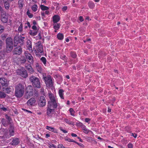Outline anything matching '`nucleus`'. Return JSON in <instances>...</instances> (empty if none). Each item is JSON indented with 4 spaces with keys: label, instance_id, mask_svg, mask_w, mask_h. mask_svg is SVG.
<instances>
[{
    "label": "nucleus",
    "instance_id": "7ed1b4c3",
    "mask_svg": "<svg viewBox=\"0 0 148 148\" xmlns=\"http://www.w3.org/2000/svg\"><path fill=\"white\" fill-rule=\"evenodd\" d=\"M6 50L8 53L10 52L13 47V40L11 38H8L6 39Z\"/></svg>",
    "mask_w": 148,
    "mask_h": 148
},
{
    "label": "nucleus",
    "instance_id": "4be33fe9",
    "mask_svg": "<svg viewBox=\"0 0 148 148\" xmlns=\"http://www.w3.org/2000/svg\"><path fill=\"white\" fill-rule=\"evenodd\" d=\"M18 60V62H16L18 64L20 63H24L26 61V59L23 57H22L21 58H19L17 59Z\"/></svg>",
    "mask_w": 148,
    "mask_h": 148
},
{
    "label": "nucleus",
    "instance_id": "393cba45",
    "mask_svg": "<svg viewBox=\"0 0 148 148\" xmlns=\"http://www.w3.org/2000/svg\"><path fill=\"white\" fill-rule=\"evenodd\" d=\"M26 68L30 72L32 73L34 72V70L30 65L29 64L26 66Z\"/></svg>",
    "mask_w": 148,
    "mask_h": 148
},
{
    "label": "nucleus",
    "instance_id": "6ab92c4d",
    "mask_svg": "<svg viewBox=\"0 0 148 148\" xmlns=\"http://www.w3.org/2000/svg\"><path fill=\"white\" fill-rule=\"evenodd\" d=\"M6 56V55L4 51H1L0 52V60L4 59Z\"/></svg>",
    "mask_w": 148,
    "mask_h": 148
},
{
    "label": "nucleus",
    "instance_id": "72a5a7b5",
    "mask_svg": "<svg viewBox=\"0 0 148 148\" xmlns=\"http://www.w3.org/2000/svg\"><path fill=\"white\" fill-rule=\"evenodd\" d=\"M36 69L37 71L40 73H42V69L41 67L38 66V64L36 65Z\"/></svg>",
    "mask_w": 148,
    "mask_h": 148
},
{
    "label": "nucleus",
    "instance_id": "052dcab7",
    "mask_svg": "<svg viewBox=\"0 0 148 148\" xmlns=\"http://www.w3.org/2000/svg\"><path fill=\"white\" fill-rule=\"evenodd\" d=\"M23 110L24 111H25V112H27L28 113H32V112H31V111H30L29 110H26V109H23Z\"/></svg>",
    "mask_w": 148,
    "mask_h": 148
},
{
    "label": "nucleus",
    "instance_id": "4468645a",
    "mask_svg": "<svg viewBox=\"0 0 148 148\" xmlns=\"http://www.w3.org/2000/svg\"><path fill=\"white\" fill-rule=\"evenodd\" d=\"M36 100L35 98H32L30 99L27 102V105L29 106H32L35 105Z\"/></svg>",
    "mask_w": 148,
    "mask_h": 148
},
{
    "label": "nucleus",
    "instance_id": "338daca9",
    "mask_svg": "<svg viewBox=\"0 0 148 148\" xmlns=\"http://www.w3.org/2000/svg\"><path fill=\"white\" fill-rule=\"evenodd\" d=\"M46 10L45 12V14H49V11L47 10Z\"/></svg>",
    "mask_w": 148,
    "mask_h": 148
},
{
    "label": "nucleus",
    "instance_id": "4d7b16f0",
    "mask_svg": "<svg viewBox=\"0 0 148 148\" xmlns=\"http://www.w3.org/2000/svg\"><path fill=\"white\" fill-rule=\"evenodd\" d=\"M67 7L66 6L63 7L62 8V10L63 11H65L66 10H67Z\"/></svg>",
    "mask_w": 148,
    "mask_h": 148
},
{
    "label": "nucleus",
    "instance_id": "dca6fc26",
    "mask_svg": "<svg viewBox=\"0 0 148 148\" xmlns=\"http://www.w3.org/2000/svg\"><path fill=\"white\" fill-rule=\"evenodd\" d=\"M27 49L29 50L30 52H32V44L31 41L29 40H28L27 41Z\"/></svg>",
    "mask_w": 148,
    "mask_h": 148
},
{
    "label": "nucleus",
    "instance_id": "e2e57ef3",
    "mask_svg": "<svg viewBox=\"0 0 148 148\" xmlns=\"http://www.w3.org/2000/svg\"><path fill=\"white\" fill-rule=\"evenodd\" d=\"M71 135V136L73 137H76L77 136V135L76 134H74L73 133H72Z\"/></svg>",
    "mask_w": 148,
    "mask_h": 148
},
{
    "label": "nucleus",
    "instance_id": "a211bd4d",
    "mask_svg": "<svg viewBox=\"0 0 148 148\" xmlns=\"http://www.w3.org/2000/svg\"><path fill=\"white\" fill-rule=\"evenodd\" d=\"M19 142L18 139L17 138L13 139L11 142V144L13 145H17Z\"/></svg>",
    "mask_w": 148,
    "mask_h": 148
},
{
    "label": "nucleus",
    "instance_id": "6e6552de",
    "mask_svg": "<svg viewBox=\"0 0 148 148\" xmlns=\"http://www.w3.org/2000/svg\"><path fill=\"white\" fill-rule=\"evenodd\" d=\"M26 96L27 98L30 97L33 95V90L32 87L31 85L27 86L26 90Z\"/></svg>",
    "mask_w": 148,
    "mask_h": 148
},
{
    "label": "nucleus",
    "instance_id": "9d476101",
    "mask_svg": "<svg viewBox=\"0 0 148 148\" xmlns=\"http://www.w3.org/2000/svg\"><path fill=\"white\" fill-rule=\"evenodd\" d=\"M46 102L45 97L44 96H41L38 101V104L40 106L43 107L46 105Z\"/></svg>",
    "mask_w": 148,
    "mask_h": 148
},
{
    "label": "nucleus",
    "instance_id": "09e8293b",
    "mask_svg": "<svg viewBox=\"0 0 148 148\" xmlns=\"http://www.w3.org/2000/svg\"><path fill=\"white\" fill-rule=\"evenodd\" d=\"M10 135L11 136H13L14 135V131L13 130L10 131Z\"/></svg>",
    "mask_w": 148,
    "mask_h": 148
},
{
    "label": "nucleus",
    "instance_id": "8fccbe9b",
    "mask_svg": "<svg viewBox=\"0 0 148 148\" xmlns=\"http://www.w3.org/2000/svg\"><path fill=\"white\" fill-rule=\"evenodd\" d=\"M32 29L35 31H36L37 30V27L36 25H34L32 26Z\"/></svg>",
    "mask_w": 148,
    "mask_h": 148
},
{
    "label": "nucleus",
    "instance_id": "c9c22d12",
    "mask_svg": "<svg viewBox=\"0 0 148 148\" xmlns=\"http://www.w3.org/2000/svg\"><path fill=\"white\" fill-rule=\"evenodd\" d=\"M65 141H67L70 142H75V141H74L73 139H71L68 137L65 138Z\"/></svg>",
    "mask_w": 148,
    "mask_h": 148
},
{
    "label": "nucleus",
    "instance_id": "603ef678",
    "mask_svg": "<svg viewBox=\"0 0 148 148\" xmlns=\"http://www.w3.org/2000/svg\"><path fill=\"white\" fill-rule=\"evenodd\" d=\"M114 16V14H109L108 16V18L109 19H113L114 18V17H112V18H111V16Z\"/></svg>",
    "mask_w": 148,
    "mask_h": 148
},
{
    "label": "nucleus",
    "instance_id": "69168bd1",
    "mask_svg": "<svg viewBox=\"0 0 148 148\" xmlns=\"http://www.w3.org/2000/svg\"><path fill=\"white\" fill-rule=\"evenodd\" d=\"M47 2V1L46 0H42V3L46 4Z\"/></svg>",
    "mask_w": 148,
    "mask_h": 148
},
{
    "label": "nucleus",
    "instance_id": "864d4df0",
    "mask_svg": "<svg viewBox=\"0 0 148 148\" xmlns=\"http://www.w3.org/2000/svg\"><path fill=\"white\" fill-rule=\"evenodd\" d=\"M49 148H56L54 145L53 144L50 145L49 146Z\"/></svg>",
    "mask_w": 148,
    "mask_h": 148
},
{
    "label": "nucleus",
    "instance_id": "a878e982",
    "mask_svg": "<svg viewBox=\"0 0 148 148\" xmlns=\"http://www.w3.org/2000/svg\"><path fill=\"white\" fill-rule=\"evenodd\" d=\"M37 33V31L31 30L29 32V34L33 36L36 35Z\"/></svg>",
    "mask_w": 148,
    "mask_h": 148
},
{
    "label": "nucleus",
    "instance_id": "3c124183",
    "mask_svg": "<svg viewBox=\"0 0 148 148\" xmlns=\"http://www.w3.org/2000/svg\"><path fill=\"white\" fill-rule=\"evenodd\" d=\"M58 148H65L64 146L62 144L58 145Z\"/></svg>",
    "mask_w": 148,
    "mask_h": 148
},
{
    "label": "nucleus",
    "instance_id": "aec40b11",
    "mask_svg": "<svg viewBox=\"0 0 148 148\" xmlns=\"http://www.w3.org/2000/svg\"><path fill=\"white\" fill-rule=\"evenodd\" d=\"M64 90L62 89H61L59 90L58 91V94L59 95L62 99H63L64 98Z\"/></svg>",
    "mask_w": 148,
    "mask_h": 148
},
{
    "label": "nucleus",
    "instance_id": "13d9d810",
    "mask_svg": "<svg viewBox=\"0 0 148 148\" xmlns=\"http://www.w3.org/2000/svg\"><path fill=\"white\" fill-rule=\"evenodd\" d=\"M131 135L133 136L135 138H136L137 136V135L136 133H132L131 134Z\"/></svg>",
    "mask_w": 148,
    "mask_h": 148
},
{
    "label": "nucleus",
    "instance_id": "cd10ccee",
    "mask_svg": "<svg viewBox=\"0 0 148 148\" xmlns=\"http://www.w3.org/2000/svg\"><path fill=\"white\" fill-rule=\"evenodd\" d=\"M40 7L41 10H47L49 9V8L48 7L44 6L42 5H41Z\"/></svg>",
    "mask_w": 148,
    "mask_h": 148
},
{
    "label": "nucleus",
    "instance_id": "e433bc0d",
    "mask_svg": "<svg viewBox=\"0 0 148 148\" xmlns=\"http://www.w3.org/2000/svg\"><path fill=\"white\" fill-rule=\"evenodd\" d=\"M27 14L29 18H32L33 17V14L31 13L28 10L27 12Z\"/></svg>",
    "mask_w": 148,
    "mask_h": 148
},
{
    "label": "nucleus",
    "instance_id": "680f3d73",
    "mask_svg": "<svg viewBox=\"0 0 148 148\" xmlns=\"http://www.w3.org/2000/svg\"><path fill=\"white\" fill-rule=\"evenodd\" d=\"M32 23H33V24L34 25H36L37 24L35 20H34L33 21Z\"/></svg>",
    "mask_w": 148,
    "mask_h": 148
},
{
    "label": "nucleus",
    "instance_id": "ea45409f",
    "mask_svg": "<svg viewBox=\"0 0 148 148\" xmlns=\"http://www.w3.org/2000/svg\"><path fill=\"white\" fill-rule=\"evenodd\" d=\"M6 95L4 92L0 91V98H3L5 97Z\"/></svg>",
    "mask_w": 148,
    "mask_h": 148
},
{
    "label": "nucleus",
    "instance_id": "6e6d98bb",
    "mask_svg": "<svg viewBox=\"0 0 148 148\" xmlns=\"http://www.w3.org/2000/svg\"><path fill=\"white\" fill-rule=\"evenodd\" d=\"M79 19L81 22H82L84 21V19L82 16H80Z\"/></svg>",
    "mask_w": 148,
    "mask_h": 148
},
{
    "label": "nucleus",
    "instance_id": "4c0bfd02",
    "mask_svg": "<svg viewBox=\"0 0 148 148\" xmlns=\"http://www.w3.org/2000/svg\"><path fill=\"white\" fill-rule=\"evenodd\" d=\"M64 120L65 122L69 124H72V122L70 120L67 119H64Z\"/></svg>",
    "mask_w": 148,
    "mask_h": 148
},
{
    "label": "nucleus",
    "instance_id": "f257e3e1",
    "mask_svg": "<svg viewBox=\"0 0 148 148\" xmlns=\"http://www.w3.org/2000/svg\"><path fill=\"white\" fill-rule=\"evenodd\" d=\"M49 100L48 102L46 113L48 116H51L54 113L55 109L57 106V100L56 96L51 92L48 93Z\"/></svg>",
    "mask_w": 148,
    "mask_h": 148
},
{
    "label": "nucleus",
    "instance_id": "f704fd0d",
    "mask_svg": "<svg viewBox=\"0 0 148 148\" xmlns=\"http://www.w3.org/2000/svg\"><path fill=\"white\" fill-rule=\"evenodd\" d=\"M60 24L56 23L53 25L54 28L55 29L58 30L60 28Z\"/></svg>",
    "mask_w": 148,
    "mask_h": 148
},
{
    "label": "nucleus",
    "instance_id": "0e129e2a",
    "mask_svg": "<svg viewBox=\"0 0 148 148\" xmlns=\"http://www.w3.org/2000/svg\"><path fill=\"white\" fill-rule=\"evenodd\" d=\"M2 41L0 40V49H1L2 47Z\"/></svg>",
    "mask_w": 148,
    "mask_h": 148
},
{
    "label": "nucleus",
    "instance_id": "bb28decb",
    "mask_svg": "<svg viewBox=\"0 0 148 148\" xmlns=\"http://www.w3.org/2000/svg\"><path fill=\"white\" fill-rule=\"evenodd\" d=\"M4 3L5 8L7 10L9 9L10 7V5L8 1H4Z\"/></svg>",
    "mask_w": 148,
    "mask_h": 148
},
{
    "label": "nucleus",
    "instance_id": "c756f323",
    "mask_svg": "<svg viewBox=\"0 0 148 148\" xmlns=\"http://www.w3.org/2000/svg\"><path fill=\"white\" fill-rule=\"evenodd\" d=\"M18 4L19 7L20 8H22L23 6V0H19L18 1Z\"/></svg>",
    "mask_w": 148,
    "mask_h": 148
},
{
    "label": "nucleus",
    "instance_id": "58836bf2",
    "mask_svg": "<svg viewBox=\"0 0 148 148\" xmlns=\"http://www.w3.org/2000/svg\"><path fill=\"white\" fill-rule=\"evenodd\" d=\"M23 24L21 23L18 29V31L19 32H22L23 30Z\"/></svg>",
    "mask_w": 148,
    "mask_h": 148
},
{
    "label": "nucleus",
    "instance_id": "79ce46f5",
    "mask_svg": "<svg viewBox=\"0 0 148 148\" xmlns=\"http://www.w3.org/2000/svg\"><path fill=\"white\" fill-rule=\"evenodd\" d=\"M0 108L2 109L4 111H6L7 110V108H5L4 107L3 105L2 104L0 105Z\"/></svg>",
    "mask_w": 148,
    "mask_h": 148
},
{
    "label": "nucleus",
    "instance_id": "1a4fd4ad",
    "mask_svg": "<svg viewBox=\"0 0 148 148\" xmlns=\"http://www.w3.org/2000/svg\"><path fill=\"white\" fill-rule=\"evenodd\" d=\"M36 50H35L36 53V55H40L43 52L42 46L40 44H38L36 46Z\"/></svg>",
    "mask_w": 148,
    "mask_h": 148
},
{
    "label": "nucleus",
    "instance_id": "a18cd8bd",
    "mask_svg": "<svg viewBox=\"0 0 148 148\" xmlns=\"http://www.w3.org/2000/svg\"><path fill=\"white\" fill-rule=\"evenodd\" d=\"M42 75H43V79L44 80V81L45 80H46V79H47V77L46 76V74L43 73V74Z\"/></svg>",
    "mask_w": 148,
    "mask_h": 148
},
{
    "label": "nucleus",
    "instance_id": "2f4dec72",
    "mask_svg": "<svg viewBox=\"0 0 148 148\" xmlns=\"http://www.w3.org/2000/svg\"><path fill=\"white\" fill-rule=\"evenodd\" d=\"M88 5L91 8H93L95 6L94 3L92 1H90L88 3Z\"/></svg>",
    "mask_w": 148,
    "mask_h": 148
},
{
    "label": "nucleus",
    "instance_id": "bf43d9fd",
    "mask_svg": "<svg viewBox=\"0 0 148 148\" xmlns=\"http://www.w3.org/2000/svg\"><path fill=\"white\" fill-rule=\"evenodd\" d=\"M60 130L64 133H67V131L63 129H60Z\"/></svg>",
    "mask_w": 148,
    "mask_h": 148
},
{
    "label": "nucleus",
    "instance_id": "49530a36",
    "mask_svg": "<svg viewBox=\"0 0 148 148\" xmlns=\"http://www.w3.org/2000/svg\"><path fill=\"white\" fill-rule=\"evenodd\" d=\"M75 143H76L77 144H78L79 146H80L81 147H84V145L83 144L81 143H77L75 141Z\"/></svg>",
    "mask_w": 148,
    "mask_h": 148
},
{
    "label": "nucleus",
    "instance_id": "0eeeda50",
    "mask_svg": "<svg viewBox=\"0 0 148 148\" xmlns=\"http://www.w3.org/2000/svg\"><path fill=\"white\" fill-rule=\"evenodd\" d=\"M16 73L17 75L24 78H26L27 76V71L23 68L22 67H21L18 69L16 71Z\"/></svg>",
    "mask_w": 148,
    "mask_h": 148
},
{
    "label": "nucleus",
    "instance_id": "37998d69",
    "mask_svg": "<svg viewBox=\"0 0 148 148\" xmlns=\"http://www.w3.org/2000/svg\"><path fill=\"white\" fill-rule=\"evenodd\" d=\"M4 30V27L1 25H0V33H2Z\"/></svg>",
    "mask_w": 148,
    "mask_h": 148
},
{
    "label": "nucleus",
    "instance_id": "39448f33",
    "mask_svg": "<svg viewBox=\"0 0 148 148\" xmlns=\"http://www.w3.org/2000/svg\"><path fill=\"white\" fill-rule=\"evenodd\" d=\"M53 79L49 75H47V78L45 80V83L46 85L47 86L48 88H51V89H53L54 88L53 86Z\"/></svg>",
    "mask_w": 148,
    "mask_h": 148
},
{
    "label": "nucleus",
    "instance_id": "f3484780",
    "mask_svg": "<svg viewBox=\"0 0 148 148\" xmlns=\"http://www.w3.org/2000/svg\"><path fill=\"white\" fill-rule=\"evenodd\" d=\"M53 21L54 23H56L58 22L60 20V16L57 15H54L53 17Z\"/></svg>",
    "mask_w": 148,
    "mask_h": 148
},
{
    "label": "nucleus",
    "instance_id": "473e14b6",
    "mask_svg": "<svg viewBox=\"0 0 148 148\" xmlns=\"http://www.w3.org/2000/svg\"><path fill=\"white\" fill-rule=\"evenodd\" d=\"M69 111L71 115L73 116H75V112L74 110L72 108H70L69 109Z\"/></svg>",
    "mask_w": 148,
    "mask_h": 148
},
{
    "label": "nucleus",
    "instance_id": "7c9ffc66",
    "mask_svg": "<svg viewBox=\"0 0 148 148\" xmlns=\"http://www.w3.org/2000/svg\"><path fill=\"white\" fill-rule=\"evenodd\" d=\"M46 128L49 131L52 132H55V128L54 127H50L49 126H47L46 127Z\"/></svg>",
    "mask_w": 148,
    "mask_h": 148
},
{
    "label": "nucleus",
    "instance_id": "9b49d317",
    "mask_svg": "<svg viewBox=\"0 0 148 148\" xmlns=\"http://www.w3.org/2000/svg\"><path fill=\"white\" fill-rule=\"evenodd\" d=\"M25 55L26 59L28 60L30 64H32L33 63V57L31 54L27 51L25 52Z\"/></svg>",
    "mask_w": 148,
    "mask_h": 148
},
{
    "label": "nucleus",
    "instance_id": "a19ab883",
    "mask_svg": "<svg viewBox=\"0 0 148 148\" xmlns=\"http://www.w3.org/2000/svg\"><path fill=\"white\" fill-rule=\"evenodd\" d=\"M41 60L42 62L45 65L46 63V60L45 58L42 57L40 59Z\"/></svg>",
    "mask_w": 148,
    "mask_h": 148
},
{
    "label": "nucleus",
    "instance_id": "c03bdc74",
    "mask_svg": "<svg viewBox=\"0 0 148 148\" xmlns=\"http://www.w3.org/2000/svg\"><path fill=\"white\" fill-rule=\"evenodd\" d=\"M71 56L73 58H75L76 57V53L74 52H72L71 53Z\"/></svg>",
    "mask_w": 148,
    "mask_h": 148
},
{
    "label": "nucleus",
    "instance_id": "5701e85b",
    "mask_svg": "<svg viewBox=\"0 0 148 148\" xmlns=\"http://www.w3.org/2000/svg\"><path fill=\"white\" fill-rule=\"evenodd\" d=\"M38 7L36 4H34L31 6V9L33 12H36L38 9Z\"/></svg>",
    "mask_w": 148,
    "mask_h": 148
},
{
    "label": "nucleus",
    "instance_id": "423d86ee",
    "mask_svg": "<svg viewBox=\"0 0 148 148\" xmlns=\"http://www.w3.org/2000/svg\"><path fill=\"white\" fill-rule=\"evenodd\" d=\"M25 36H22L19 37L18 35L16 36L14 38V46H16L17 44H19L20 45H22L23 43L24 39L25 38Z\"/></svg>",
    "mask_w": 148,
    "mask_h": 148
},
{
    "label": "nucleus",
    "instance_id": "412c9836",
    "mask_svg": "<svg viewBox=\"0 0 148 148\" xmlns=\"http://www.w3.org/2000/svg\"><path fill=\"white\" fill-rule=\"evenodd\" d=\"M4 87L3 88V91L5 92L9 93L10 92L11 90V89L10 87Z\"/></svg>",
    "mask_w": 148,
    "mask_h": 148
},
{
    "label": "nucleus",
    "instance_id": "f03ea898",
    "mask_svg": "<svg viewBox=\"0 0 148 148\" xmlns=\"http://www.w3.org/2000/svg\"><path fill=\"white\" fill-rule=\"evenodd\" d=\"M26 87L25 84H19L16 87L15 96L17 97H20L23 95L24 89Z\"/></svg>",
    "mask_w": 148,
    "mask_h": 148
},
{
    "label": "nucleus",
    "instance_id": "20e7f679",
    "mask_svg": "<svg viewBox=\"0 0 148 148\" xmlns=\"http://www.w3.org/2000/svg\"><path fill=\"white\" fill-rule=\"evenodd\" d=\"M30 80L33 86L38 88L41 87L40 83L38 78L34 76H32L30 78Z\"/></svg>",
    "mask_w": 148,
    "mask_h": 148
},
{
    "label": "nucleus",
    "instance_id": "2eb2a0df",
    "mask_svg": "<svg viewBox=\"0 0 148 148\" xmlns=\"http://www.w3.org/2000/svg\"><path fill=\"white\" fill-rule=\"evenodd\" d=\"M0 84L3 87H7L8 86V83L7 80L5 79L0 78Z\"/></svg>",
    "mask_w": 148,
    "mask_h": 148
},
{
    "label": "nucleus",
    "instance_id": "5fc2aeb1",
    "mask_svg": "<svg viewBox=\"0 0 148 148\" xmlns=\"http://www.w3.org/2000/svg\"><path fill=\"white\" fill-rule=\"evenodd\" d=\"M90 121V119L89 118H86L85 119V121L86 122L88 123L89 124V122Z\"/></svg>",
    "mask_w": 148,
    "mask_h": 148
},
{
    "label": "nucleus",
    "instance_id": "ddd939ff",
    "mask_svg": "<svg viewBox=\"0 0 148 148\" xmlns=\"http://www.w3.org/2000/svg\"><path fill=\"white\" fill-rule=\"evenodd\" d=\"M22 51V49L20 45H18L15 48L13 52L15 54L20 55Z\"/></svg>",
    "mask_w": 148,
    "mask_h": 148
},
{
    "label": "nucleus",
    "instance_id": "b1692460",
    "mask_svg": "<svg viewBox=\"0 0 148 148\" xmlns=\"http://www.w3.org/2000/svg\"><path fill=\"white\" fill-rule=\"evenodd\" d=\"M82 130L83 132L86 134H88L89 132H91L90 130L86 128L85 126L84 125L83 126Z\"/></svg>",
    "mask_w": 148,
    "mask_h": 148
},
{
    "label": "nucleus",
    "instance_id": "c85d7f7f",
    "mask_svg": "<svg viewBox=\"0 0 148 148\" xmlns=\"http://www.w3.org/2000/svg\"><path fill=\"white\" fill-rule=\"evenodd\" d=\"M57 37L58 39L62 40L64 38V35L62 34L59 33L57 35Z\"/></svg>",
    "mask_w": 148,
    "mask_h": 148
},
{
    "label": "nucleus",
    "instance_id": "774afa93",
    "mask_svg": "<svg viewBox=\"0 0 148 148\" xmlns=\"http://www.w3.org/2000/svg\"><path fill=\"white\" fill-rule=\"evenodd\" d=\"M26 24H27V25H28V27H30V23L28 22H27Z\"/></svg>",
    "mask_w": 148,
    "mask_h": 148
},
{
    "label": "nucleus",
    "instance_id": "de8ad7c7",
    "mask_svg": "<svg viewBox=\"0 0 148 148\" xmlns=\"http://www.w3.org/2000/svg\"><path fill=\"white\" fill-rule=\"evenodd\" d=\"M127 147L128 148H132L133 145L131 143H129L127 145Z\"/></svg>",
    "mask_w": 148,
    "mask_h": 148
},
{
    "label": "nucleus",
    "instance_id": "f8f14e48",
    "mask_svg": "<svg viewBox=\"0 0 148 148\" xmlns=\"http://www.w3.org/2000/svg\"><path fill=\"white\" fill-rule=\"evenodd\" d=\"M1 21L4 23H6L8 21L7 16L4 12L1 13Z\"/></svg>",
    "mask_w": 148,
    "mask_h": 148
}]
</instances>
